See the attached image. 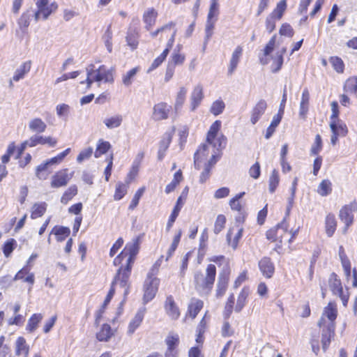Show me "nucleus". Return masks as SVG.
Here are the masks:
<instances>
[{
  "label": "nucleus",
  "instance_id": "nucleus-1",
  "mask_svg": "<svg viewBox=\"0 0 357 357\" xmlns=\"http://www.w3.org/2000/svg\"><path fill=\"white\" fill-rule=\"evenodd\" d=\"M140 243V236H137L134 238L132 241L127 243L125 248L121 251L122 255H123L125 257L128 256L126 266H122L119 268H122L121 273V287H125L128 284V280L130 278L133 264L135 263L136 256L139 250Z\"/></svg>",
  "mask_w": 357,
  "mask_h": 357
},
{
  "label": "nucleus",
  "instance_id": "nucleus-2",
  "mask_svg": "<svg viewBox=\"0 0 357 357\" xmlns=\"http://www.w3.org/2000/svg\"><path fill=\"white\" fill-rule=\"evenodd\" d=\"M113 68H108L105 65H101L98 68L95 69L93 64H90L86 68V79L82 81L80 84H86V88L90 89L94 82L98 83H112L114 82Z\"/></svg>",
  "mask_w": 357,
  "mask_h": 357
},
{
  "label": "nucleus",
  "instance_id": "nucleus-3",
  "mask_svg": "<svg viewBox=\"0 0 357 357\" xmlns=\"http://www.w3.org/2000/svg\"><path fill=\"white\" fill-rule=\"evenodd\" d=\"M216 275V267L214 264H208L206 268V275L201 271H197L194 275V283L197 291L208 293L213 286Z\"/></svg>",
  "mask_w": 357,
  "mask_h": 357
},
{
  "label": "nucleus",
  "instance_id": "nucleus-4",
  "mask_svg": "<svg viewBox=\"0 0 357 357\" xmlns=\"http://www.w3.org/2000/svg\"><path fill=\"white\" fill-rule=\"evenodd\" d=\"M296 232L288 231V224L284 218L283 220L271 228L266 232V237L273 242L278 241L280 243L285 242L290 243L294 238Z\"/></svg>",
  "mask_w": 357,
  "mask_h": 357
},
{
  "label": "nucleus",
  "instance_id": "nucleus-5",
  "mask_svg": "<svg viewBox=\"0 0 357 357\" xmlns=\"http://www.w3.org/2000/svg\"><path fill=\"white\" fill-rule=\"evenodd\" d=\"M181 45H177L170 56L165 75L166 82H168L172 78L176 66L182 65L185 61V56L181 53Z\"/></svg>",
  "mask_w": 357,
  "mask_h": 357
},
{
  "label": "nucleus",
  "instance_id": "nucleus-6",
  "mask_svg": "<svg viewBox=\"0 0 357 357\" xmlns=\"http://www.w3.org/2000/svg\"><path fill=\"white\" fill-rule=\"evenodd\" d=\"M159 282V279L153 277L152 273L149 272L148 273L144 284V294L143 301L144 304L148 303L154 298L158 289Z\"/></svg>",
  "mask_w": 357,
  "mask_h": 357
},
{
  "label": "nucleus",
  "instance_id": "nucleus-7",
  "mask_svg": "<svg viewBox=\"0 0 357 357\" xmlns=\"http://www.w3.org/2000/svg\"><path fill=\"white\" fill-rule=\"evenodd\" d=\"M121 269H118L116 274L112 282L110 289L101 306V307L96 312V324H98L100 322V319H101L102 314L105 312V310L107 307V306L110 303L112 298H113L114 293H115V288L114 285L116 283H119V285L121 286Z\"/></svg>",
  "mask_w": 357,
  "mask_h": 357
},
{
  "label": "nucleus",
  "instance_id": "nucleus-8",
  "mask_svg": "<svg viewBox=\"0 0 357 357\" xmlns=\"http://www.w3.org/2000/svg\"><path fill=\"white\" fill-rule=\"evenodd\" d=\"M337 316V309L335 303L330 302L327 306L324 308L321 317L318 321L319 327L325 326L327 324H335V320Z\"/></svg>",
  "mask_w": 357,
  "mask_h": 357
},
{
  "label": "nucleus",
  "instance_id": "nucleus-9",
  "mask_svg": "<svg viewBox=\"0 0 357 357\" xmlns=\"http://www.w3.org/2000/svg\"><path fill=\"white\" fill-rule=\"evenodd\" d=\"M218 14V12L217 0H211V4L208 14L207 22L205 29V43L209 40L211 36L213 35V26L217 20Z\"/></svg>",
  "mask_w": 357,
  "mask_h": 357
},
{
  "label": "nucleus",
  "instance_id": "nucleus-10",
  "mask_svg": "<svg viewBox=\"0 0 357 357\" xmlns=\"http://www.w3.org/2000/svg\"><path fill=\"white\" fill-rule=\"evenodd\" d=\"M356 210V204L351 203L344 206L340 211L339 217L342 222L345 224L344 232H346L348 227L352 225L354 221L353 213Z\"/></svg>",
  "mask_w": 357,
  "mask_h": 357
},
{
  "label": "nucleus",
  "instance_id": "nucleus-11",
  "mask_svg": "<svg viewBox=\"0 0 357 357\" xmlns=\"http://www.w3.org/2000/svg\"><path fill=\"white\" fill-rule=\"evenodd\" d=\"M338 113H333L331 116L330 128L332 133L344 137L348 132L346 124L338 118Z\"/></svg>",
  "mask_w": 357,
  "mask_h": 357
},
{
  "label": "nucleus",
  "instance_id": "nucleus-12",
  "mask_svg": "<svg viewBox=\"0 0 357 357\" xmlns=\"http://www.w3.org/2000/svg\"><path fill=\"white\" fill-rule=\"evenodd\" d=\"M72 176L73 174H68V169H64L56 172L52 177V188H58L66 186Z\"/></svg>",
  "mask_w": 357,
  "mask_h": 357
},
{
  "label": "nucleus",
  "instance_id": "nucleus-13",
  "mask_svg": "<svg viewBox=\"0 0 357 357\" xmlns=\"http://www.w3.org/2000/svg\"><path fill=\"white\" fill-rule=\"evenodd\" d=\"M243 229L238 225H235L230 228L227 234V241L229 246L233 250H236L239 240L242 236Z\"/></svg>",
  "mask_w": 357,
  "mask_h": 357
},
{
  "label": "nucleus",
  "instance_id": "nucleus-14",
  "mask_svg": "<svg viewBox=\"0 0 357 357\" xmlns=\"http://www.w3.org/2000/svg\"><path fill=\"white\" fill-rule=\"evenodd\" d=\"M221 121H215L210 127V129L207 133L206 136V144L208 145V148L211 146L213 149L216 148L218 146V141H220V137L216 139L217 134L220 129L221 127Z\"/></svg>",
  "mask_w": 357,
  "mask_h": 357
},
{
  "label": "nucleus",
  "instance_id": "nucleus-15",
  "mask_svg": "<svg viewBox=\"0 0 357 357\" xmlns=\"http://www.w3.org/2000/svg\"><path fill=\"white\" fill-rule=\"evenodd\" d=\"M204 98L203 87L201 84L196 85L190 93V109L195 110Z\"/></svg>",
  "mask_w": 357,
  "mask_h": 357
},
{
  "label": "nucleus",
  "instance_id": "nucleus-16",
  "mask_svg": "<svg viewBox=\"0 0 357 357\" xmlns=\"http://www.w3.org/2000/svg\"><path fill=\"white\" fill-rule=\"evenodd\" d=\"M322 331H321V343H322V347L324 350H326L331 340V338L334 335L335 332V324H327L325 325V326H321Z\"/></svg>",
  "mask_w": 357,
  "mask_h": 357
},
{
  "label": "nucleus",
  "instance_id": "nucleus-17",
  "mask_svg": "<svg viewBox=\"0 0 357 357\" xmlns=\"http://www.w3.org/2000/svg\"><path fill=\"white\" fill-rule=\"evenodd\" d=\"M29 147H34L38 144H48L51 147L56 144V140L51 137H43L39 135H34L29 139Z\"/></svg>",
  "mask_w": 357,
  "mask_h": 357
},
{
  "label": "nucleus",
  "instance_id": "nucleus-18",
  "mask_svg": "<svg viewBox=\"0 0 357 357\" xmlns=\"http://www.w3.org/2000/svg\"><path fill=\"white\" fill-rule=\"evenodd\" d=\"M56 8L57 5L55 3L37 8V10L34 13L35 20L38 22L41 17L43 20H47L52 13L56 10Z\"/></svg>",
  "mask_w": 357,
  "mask_h": 357
},
{
  "label": "nucleus",
  "instance_id": "nucleus-19",
  "mask_svg": "<svg viewBox=\"0 0 357 357\" xmlns=\"http://www.w3.org/2000/svg\"><path fill=\"white\" fill-rule=\"evenodd\" d=\"M165 309L167 314L172 319H177L180 316L179 309L175 303L172 296L167 297Z\"/></svg>",
  "mask_w": 357,
  "mask_h": 357
},
{
  "label": "nucleus",
  "instance_id": "nucleus-20",
  "mask_svg": "<svg viewBox=\"0 0 357 357\" xmlns=\"http://www.w3.org/2000/svg\"><path fill=\"white\" fill-rule=\"evenodd\" d=\"M259 268L262 274L267 278L272 277L275 270L273 264L271 259L268 257H264L259 261Z\"/></svg>",
  "mask_w": 357,
  "mask_h": 357
},
{
  "label": "nucleus",
  "instance_id": "nucleus-21",
  "mask_svg": "<svg viewBox=\"0 0 357 357\" xmlns=\"http://www.w3.org/2000/svg\"><path fill=\"white\" fill-rule=\"evenodd\" d=\"M243 49L241 47L238 46L234 50V51L232 53L231 57L229 61V66H228V70L227 74L228 75H231L235 71L238 63L239 62L240 58L242 55Z\"/></svg>",
  "mask_w": 357,
  "mask_h": 357
},
{
  "label": "nucleus",
  "instance_id": "nucleus-22",
  "mask_svg": "<svg viewBox=\"0 0 357 357\" xmlns=\"http://www.w3.org/2000/svg\"><path fill=\"white\" fill-rule=\"evenodd\" d=\"M183 201H182V197L180 196L176 201V205L174 206L172 213L170 216L169 217L168 222L167 223L166 226V231H169L172 227L173 226V224L176 221L177 217L178 216L179 212L181 210V208L183 206Z\"/></svg>",
  "mask_w": 357,
  "mask_h": 357
},
{
  "label": "nucleus",
  "instance_id": "nucleus-23",
  "mask_svg": "<svg viewBox=\"0 0 357 357\" xmlns=\"http://www.w3.org/2000/svg\"><path fill=\"white\" fill-rule=\"evenodd\" d=\"M145 314V308L139 309L128 326V333L132 334L142 322Z\"/></svg>",
  "mask_w": 357,
  "mask_h": 357
},
{
  "label": "nucleus",
  "instance_id": "nucleus-24",
  "mask_svg": "<svg viewBox=\"0 0 357 357\" xmlns=\"http://www.w3.org/2000/svg\"><path fill=\"white\" fill-rule=\"evenodd\" d=\"M158 16L157 11L153 8H148L143 15V21L146 24L145 28L150 30L155 24Z\"/></svg>",
  "mask_w": 357,
  "mask_h": 357
},
{
  "label": "nucleus",
  "instance_id": "nucleus-25",
  "mask_svg": "<svg viewBox=\"0 0 357 357\" xmlns=\"http://www.w3.org/2000/svg\"><path fill=\"white\" fill-rule=\"evenodd\" d=\"M31 63L30 61H27L22 63L15 71L13 76V80L14 82H19L22 79L24 76L30 71Z\"/></svg>",
  "mask_w": 357,
  "mask_h": 357
},
{
  "label": "nucleus",
  "instance_id": "nucleus-26",
  "mask_svg": "<svg viewBox=\"0 0 357 357\" xmlns=\"http://www.w3.org/2000/svg\"><path fill=\"white\" fill-rule=\"evenodd\" d=\"M32 14L30 10L24 12L17 20L19 29L22 33H25L30 24Z\"/></svg>",
  "mask_w": 357,
  "mask_h": 357
},
{
  "label": "nucleus",
  "instance_id": "nucleus-27",
  "mask_svg": "<svg viewBox=\"0 0 357 357\" xmlns=\"http://www.w3.org/2000/svg\"><path fill=\"white\" fill-rule=\"evenodd\" d=\"M204 303L202 301L192 298L190 301V303L188 305V312L190 314V316L194 319L196 317L197 314L203 307Z\"/></svg>",
  "mask_w": 357,
  "mask_h": 357
},
{
  "label": "nucleus",
  "instance_id": "nucleus-28",
  "mask_svg": "<svg viewBox=\"0 0 357 357\" xmlns=\"http://www.w3.org/2000/svg\"><path fill=\"white\" fill-rule=\"evenodd\" d=\"M208 155V145L206 144H201L194 154V165L197 169L200 168V161L202 157Z\"/></svg>",
  "mask_w": 357,
  "mask_h": 357
},
{
  "label": "nucleus",
  "instance_id": "nucleus-29",
  "mask_svg": "<svg viewBox=\"0 0 357 357\" xmlns=\"http://www.w3.org/2000/svg\"><path fill=\"white\" fill-rule=\"evenodd\" d=\"M51 234H54L56 236L57 241L61 242L70 235V229L67 227L55 226L52 229Z\"/></svg>",
  "mask_w": 357,
  "mask_h": 357
},
{
  "label": "nucleus",
  "instance_id": "nucleus-30",
  "mask_svg": "<svg viewBox=\"0 0 357 357\" xmlns=\"http://www.w3.org/2000/svg\"><path fill=\"white\" fill-rule=\"evenodd\" d=\"M337 227V222L333 214L327 215L325 220L326 233L328 237H331Z\"/></svg>",
  "mask_w": 357,
  "mask_h": 357
},
{
  "label": "nucleus",
  "instance_id": "nucleus-31",
  "mask_svg": "<svg viewBox=\"0 0 357 357\" xmlns=\"http://www.w3.org/2000/svg\"><path fill=\"white\" fill-rule=\"evenodd\" d=\"M330 289L332 291L333 294L337 295L343 291L342 284L340 280L337 278V276L335 273H332L328 280Z\"/></svg>",
  "mask_w": 357,
  "mask_h": 357
},
{
  "label": "nucleus",
  "instance_id": "nucleus-32",
  "mask_svg": "<svg viewBox=\"0 0 357 357\" xmlns=\"http://www.w3.org/2000/svg\"><path fill=\"white\" fill-rule=\"evenodd\" d=\"M112 336V328L107 324H104L100 331L96 334V338L100 342H107Z\"/></svg>",
  "mask_w": 357,
  "mask_h": 357
},
{
  "label": "nucleus",
  "instance_id": "nucleus-33",
  "mask_svg": "<svg viewBox=\"0 0 357 357\" xmlns=\"http://www.w3.org/2000/svg\"><path fill=\"white\" fill-rule=\"evenodd\" d=\"M43 319V315L40 313H36L29 319L26 330L29 332H33L38 327V324Z\"/></svg>",
  "mask_w": 357,
  "mask_h": 357
},
{
  "label": "nucleus",
  "instance_id": "nucleus-34",
  "mask_svg": "<svg viewBox=\"0 0 357 357\" xmlns=\"http://www.w3.org/2000/svg\"><path fill=\"white\" fill-rule=\"evenodd\" d=\"M46 124L40 119H34L29 122V129L36 133L43 132L46 129Z\"/></svg>",
  "mask_w": 357,
  "mask_h": 357
},
{
  "label": "nucleus",
  "instance_id": "nucleus-35",
  "mask_svg": "<svg viewBox=\"0 0 357 357\" xmlns=\"http://www.w3.org/2000/svg\"><path fill=\"white\" fill-rule=\"evenodd\" d=\"M16 355L20 356L22 354H24L25 357L28 356L29 354V346L26 343V340L23 337H19L16 340Z\"/></svg>",
  "mask_w": 357,
  "mask_h": 357
},
{
  "label": "nucleus",
  "instance_id": "nucleus-36",
  "mask_svg": "<svg viewBox=\"0 0 357 357\" xmlns=\"http://www.w3.org/2000/svg\"><path fill=\"white\" fill-rule=\"evenodd\" d=\"M188 92V89L185 86H181L177 93L176 100H175V109L178 110L181 109L183 105L185 102L186 94Z\"/></svg>",
  "mask_w": 357,
  "mask_h": 357
},
{
  "label": "nucleus",
  "instance_id": "nucleus-37",
  "mask_svg": "<svg viewBox=\"0 0 357 357\" xmlns=\"http://www.w3.org/2000/svg\"><path fill=\"white\" fill-rule=\"evenodd\" d=\"M47 208V204L45 202L34 204L32 207L31 214V219H36L41 217L45 213Z\"/></svg>",
  "mask_w": 357,
  "mask_h": 357
},
{
  "label": "nucleus",
  "instance_id": "nucleus-38",
  "mask_svg": "<svg viewBox=\"0 0 357 357\" xmlns=\"http://www.w3.org/2000/svg\"><path fill=\"white\" fill-rule=\"evenodd\" d=\"M280 183V176L278 170L273 169L268 179V190L271 193H273Z\"/></svg>",
  "mask_w": 357,
  "mask_h": 357
},
{
  "label": "nucleus",
  "instance_id": "nucleus-39",
  "mask_svg": "<svg viewBox=\"0 0 357 357\" xmlns=\"http://www.w3.org/2000/svg\"><path fill=\"white\" fill-rule=\"evenodd\" d=\"M139 34L137 30H129L126 36V42L132 50H135L138 46Z\"/></svg>",
  "mask_w": 357,
  "mask_h": 357
},
{
  "label": "nucleus",
  "instance_id": "nucleus-40",
  "mask_svg": "<svg viewBox=\"0 0 357 357\" xmlns=\"http://www.w3.org/2000/svg\"><path fill=\"white\" fill-rule=\"evenodd\" d=\"M332 192V183L328 180H323L318 186L317 192L322 197L331 194Z\"/></svg>",
  "mask_w": 357,
  "mask_h": 357
},
{
  "label": "nucleus",
  "instance_id": "nucleus-41",
  "mask_svg": "<svg viewBox=\"0 0 357 357\" xmlns=\"http://www.w3.org/2000/svg\"><path fill=\"white\" fill-rule=\"evenodd\" d=\"M77 194V188L75 185L70 186L63 194L61 198V202L63 204H67L73 197Z\"/></svg>",
  "mask_w": 357,
  "mask_h": 357
},
{
  "label": "nucleus",
  "instance_id": "nucleus-42",
  "mask_svg": "<svg viewBox=\"0 0 357 357\" xmlns=\"http://www.w3.org/2000/svg\"><path fill=\"white\" fill-rule=\"evenodd\" d=\"M110 148L111 144L109 142L104 141L103 139H99L94 153L95 158H98L101 155L106 153Z\"/></svg>",
  "mask_w": 357,
  "mask_h": 357
},
{
  "label": "nucleus",
  "instance_id": "nucleus-43",
  "mask_svg": "<svg viewBox=\"0 0 357 357\" xmlns=\"http://www.w3.org/2000/svg\"><path fill=\"white\" fill-rule=\"evenodd\" d=\"M122 122V116L120 115H115L109 118H106L103 123L109 129H113L120 126Z\"/></svg>",
  "mask_w": 357,
  "mask_h": 357
},
{
  "label": "nucleus",
  "instance_id": "nucleus-44",
  "mask_svg": "<svg viewBox=\"0 0 357 357\" xmlns=\"http://www.w3.org/2000/svg\"><path fill=\"white\" fill-rule=\"evenodd\" d=\"M287 8V3L285 0L280 1L276 6V8L273 10V11L270 14V15L273 17L280 20L283 15V13L286 10Z\"/></svg>",
  "mask_w": 357,
  "mask_h": 357
},
{
  "label": "nucleus",
  "instance_id": "nucleus-45",
  "mask_svg": "<svg viewBox=\"0 0 357 357\" xmlns=\"http://www.w3.org/2000/svg\"><path fill=\"white\" fill-rule=\"evenodd\" d=\"M111 28L112 26L109 24L102 36V40L104 41L105 45L109 52H112V31Z\"/></svg>",
  "mask_w": 357,
  "mask_h": 357
},
{
  "label": "nucleus",
  "instance_id": "nucleus-46",
  "mask_svg": "<svg viewBox=\"0 0 357 357\" xmlns=\"http://www.w3.org/2000/svg\"><path fill=\"white\" fill-rule=\"evenodd\" d=\"M165 343L167 346V349H177L179 344L178 335L169 333L165 339Z\"/></svg>",
  "mask_w": 357,
  "mask_h": 357
},
{
  "label": "nucleus",
  "instance_id": "nucleus-47",
  "mask_svg": "<svg viewBox=\"0 0 357 357\" xmlns=\"http://www.w3.org/2000/svg\"><path fill=\"white\" fill-rule=\"evenodd\" d=\"M127 183H118L116 186L115 193L114 198L115 200H121L127 193L128 189Z\"/></svg>",
  "mask_w": 357,
  "mask_h": 357
},
{
  "label": "nucleus",
  "instance_id": "nucleus-48",
  "mask_svg": "<svg viewBox=\"0 0 357 357\" xmlns=\"http://www.w3.org/2000/svg\"><path fill=\"white\" fill-rule=\"evenodd\" d=\"M50 165H48L47 161L41 163L37 166L36 169V176L40 180H45L47 178V174L45 172L47 170Z\"/></svg>",
  "mask_w": 357,
  "mask_h": 357
},
{
  "label": "nucleus",
  "instance_id": "nucleus-49",
  "mask_svg": "<svg viewBox=\"0 0 357 357\" xmlns=\"http://www.w3.org/2000/svg\"><path fill=\"white\" fill-rule=\"evenodd\" d=\"M333 69L338 73L344 71V65L342 59L337 56H331L329 59Z\"/></svg>",
  "mask_w": 357,
  "mask_h": 357
},
{
  "label": "nucleus",
  "instance_id": "nucleus-50",
  "mask_svg": "<svg viewBox=\"0 0 357 357\" xmlns=\"http://www.w3.org/2000/svg\"><path fill=\"white\" fill-rule=\"evenodd\" d=\"M17 245L16 241L14 238L7 240L3 246V252L6 257H8L13 252Z\"/></svg>",
  "mask_w": 357,
  "mask_h": 357
},
{
  "label": "nucleus",
  "instance_id": "nucleus-51",
  "mask_svg": "<svg viewBox=\"0 0 357 357\" xmlns=\"http://www.w3.org/2000/svg\"><path fill=\"white\" fill-rule=\"evenodd\" d=\"M138 68H134L123 76L122 81L124 85L128 86L132 84V79L138 72Z\"/></svg>",
  "mask_w": 357,
  "mask_h": 357
},
{
  "label": "nucleus",
  "instance_id": "nucleus-52",
  "mask_svg": "<svg viewBox=\"0 0 357 357\" xmlns=\"http://www.w3.org/2000/svg\"><path fill=\"white\" fill-rule=\"evenodd\" d=\"M172 139V133L170 132H166L159 144V148L161 149L167 150Z\"/></svg>",
  "mask_w": 357,
  "mask_h": 357
},
{
  "label": "nucleus",
  "instance_id": "nucleus-53",
  "mask_svg": "<svg viewBox=\"0 0 357 357\" xmlns=\"http://www.w3.org/2000/svg\"><path fill=\"white\" fill-rule=\"evenodd\" d=\"M247 296L248 294L245 291H242L240 293L235 307L236 312H239L243 308L245 305Z\"/></svg>",
  "mask_w": 357,
  "mask_h": 357
},
{
  "label": "nucleus",
  "instance_id": "nucleus-54",
  "mask_svg": "<svg viewBox=\"0 0 357 357\" xmlns=\"http://www.w3.org/2000/svg\"><path fill=\"white\" fill-rule=\"evenodd\" d=\"M344 89L350 93H357V77L349 79L344 85Z\"/></svg>",
  "mask_w": 357,
  "mask_h": 357
},
{
  "label": "nucleus",
  "instance_id": "nucleus-55",
  "mask_svg": "<svg viewBox=\"0 0 357 357\" xmlns=\"http://www.w3.org/2000/svg\"><path fill=\"white\" fill-rule=\"evenodd\" d=\"M322 148L321 137L319 135H317L315 137L314 142L312 146L310 152L312 155H317L319 153Z\"/></svg>",
  "mask_w": 357,
  "mask_h": 357
},
{
  "label": "nucleus",
  "instance_id": "nucleus-56",
  "mask_svg": "<svg viewBox=\"0 0 357 357\" xmlns=\"http://www.w3.org/2000/svg\"><path fill=\"white\" fill-rule=\"evenodd\" d=\"M310 93L307 89H304L301 101V108L304 112L308 109Z\"/></svg>",
  "mask_w": 357,
  "mask_h": 357
},
{
  "label": "nucleus",
  "instance_id": "nucleus-57",
  "mask_svg": "<svg viewBox=\"0 0 357 357\" xmlns=\"http://www.w3.org/2000/svg\"><path fill=\"white\" fill-rule=\"evenodd\" d=\"M283 63L282 53H276L273 63L272 71L273 73L278 72L282 67Z\"/></svg>",
  "mask_w": 357,
  "mask_h": 357
},
{
  "label": "nucleus",
  "instance_id": "nucleus-58",
  "mask_svg": "<svg viewBox=\"0 0 357 357\" xmlns=\"http://www.w3.org/2000/svg\"><path fill=\"white\" fill-rule=\"evenodd\" d=\"M245 192H241L235 196L229 202L231 209L239 211L241 208L239 199L244 195Z\"/></svg>",
  "mask_w": 357,
  "mask_h": 357
},
{
  "label": "nucleus",
  "instance_id": "nucleus-59",
  "mask_svg": "<svg viewBox=\"0 0 357 357\" xmlns=\"http://www.w3.org/2000/svg\"><path fill=\"white\" fill-rule=\"evenodd\" d=\"M143 192H144L143 188H140L136 192V193L135 194V195L129 205L128 208L130 210H133L137 206L139 202V199H140L141 196L142 195Z\"/></svg>",
  "mask_w": 357,
  "mask_h": 357
},
{
  "label": "nucleus",
  "instance_id": "nucleus-60",
  "mask_svg": "<svg viewBox=\"0 0 357 357\" xmlns=\"http://www.w3.org/2000/svg\"><path fill=\"white\" fill-rule=\"evenodd\" d=\"M93 153V149L91 147H89L83 151H82L77 158V161L78 162H82L84 160L89 158Z\"/></svg>",
  "mask_w": 357,
  "mask_h": 357
},
{
  "label": "nucleus",
  "instance_id": "nucleus-61",
  "mask_svg": "<svg viewBox=\"0 0 357 357\" xmlns=\"http://www.w3.org/2000/svg\"><path fill=\"white\" fill-rule=\"evenodd\" d=\"M218 146H216L215 149H213V153L212 154L211 158L209 160L208 163L206 165H208V167H211V165L215 164L217 161L216 157L219 156L220 152H221V142L220 140L218 141Z\"/></svg>",
  "mask_w": 357,
  "mask_h": 357
},
{
  "label": "nucleus",
  "instance_id": "nucleus-62",
  "mask_svg": "<svg viewBox=\"0 0 357 357\" xmlns=\"http://www.w3.org/2000/svg\"><path fill=\"white\" fill-rule=\"evenodd\" d=\"M260 165L258 162H256L254 165L251 166V167L249 169V174L251 177H252L255 179H257L260 176Z\"/></svg>",
  "mask_w": 357,
  "mask_h": 357
},
{
  "label": "nucleus",
  "instance_id": "nucleus-63",
  "mask_svg": "<svg viewBox=\"0 0 357 357\" xmlns=\"http://www.w3.org/2000/svg\"><path fill=\"white\" fill-rule=\"evenodd\" d=\"M280 34L287 37H292L294 35V30L289 24H284L280 29Z\"/></svg>",
  "mask_w": 357,
  "mask_h": 357
},
{
  "label": "nucleus",
  "instance_id": "nucleus-64",
  "mask_svg": "<svg viewBox=\"0 0 357 357\" xmlns=\"http://www.w3.org/2000/svg\"><path fill=\"white\" fill-rule=\"evenodd\" d=\"M123 239L122 238H119L112 246L109 250V256L111 257H114L116 254L118 250L120 249V248L123 245Z\"/></svg>",
  "mask_w": 357,
  "mask_h": 357
}]
</instances>
